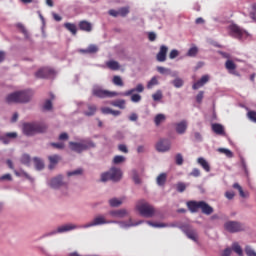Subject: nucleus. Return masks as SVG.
Segmentation results:
<instances>
[{
	"mask_svg": "<svg viewBox=\"0 0 256 256\" xmlns=\"http://www.w3.org/2000/svg\"><path fill=\"white\" fill-rule=\"evenodd\" d=\"M107 68H109L112 71H118L120 70V64L118 61L110 60L106 62Z\"/></svg>",
	"mask_w": 256,
	"mask_h": 256,
	"instance_id": "nucleus-27",
	"label": "nucleus"
},
{
	"mask_svg": "<svg viewBox=\"0 0 256 256\" xmlns=\"http://www.w3.org/2000/svg\"><path fill=\"white\" fill-rule=\"evenodd\" d=\"M34 163H35V167L37 168V170H42L44 168V163L40 158L35 157Z\"/></svg>",
	"mask_w": 256,
	"mask_h": 256,
	"instance_id": "nucleus-39",
	"label": "nucleus"
},
{
	"mask_svg": "<svg viewBox=\"0 0 256 256\" xmlns=\"http://www.w3.org/2000/svg\"><path fill=\"white\" fill-rule=\"evenodd\" d=\"M217 151L221 154H224L227 158H233V152L228 148H218Z\"/></svg>",
	"mask_w": 256,
	"mask_h": 256,
	"instance_id": "nucleus-36",
	"label": "nucleus"
},
{
	"mask_svg": "<svg viewBox=\"0 0 256 256\" xmlns=\"http://www.w3.org/2000/svg\"><path fill=\"white\" fill-rule=\"evenodd\" d=\"M93 95L104 99V98H113V97H117L119 95H121V93L116 92V91H109L106 89H101V88H95L93 89Z\"/></svg>",
	"mask_w": 256,
	"mask_h": 256,
	"instance_id": "nucleus-6",
	"label": "nucleus"
},
{
	"mask_svg": "<svg viewBox=\"0 0 256 256\" xmlns=\"http://www.w3.org/2000/svg\"><path fill=\"white\" fill-rule=\"evenodd\" d=\"M63 180V176L62 175H58L57 177H54L51 179L50 181V187L53 189H59L60 187L63 186H67V183L62 181Z\"/></svg>",
	"mask_w": 256,
	"mask_h": 256,
	"instance_id": "nucleus-13",
	"label": "nucleus"
},
{
	"mask_svg": "<svg viewBox=\"0 0 256 256\" xmlns=\"http://www.w3.org/2000/svg\"><path fill=\"white\" fill-rule=\"evenodd\" d=\"M171 148V143L167 139H162L158 141V144H156V150L158 152H167Z\"/></svg>",
	"mask_w": 256,
	"mask_h": 256,
	"instance_id": "nucleus-15",
	"label": "nucleus"
},
{
	"mask_svg": "<svg viewBox=\"0 0 256 256\" xmlns=\"http://www.w3.org/2000/svg\"><path fill=\"white\" fill-rule=\"evenodd\" d=\"M156 70H158V73H160L162 75L169 73V69L165 68L163 66H158V68H156Z\"/></svg>",
	"mask_w": 256,
	"mask_h": 256,
	"instance_id": "nucleus-57",
	"label": "nucleus"
},
{
	"mask_svg": "<svg viewBox=\"0 0 256 256\" xmlns=\"http://www.w3.org/2000/svg\"><path fill=\"white\" fill-rule=\"evenodd\" d=\"M180 230H182V232H184V234H186V237H188V239H190L194 242L198 241V234H197L196 230L191 228V226H189L188 224H186L184 226H180Z\"/></svg>",
	"mask_w": 256,
	"mask_h": 256,
	"instance_id": "nucleus-9",
	"label": "nucleus"
},
{
	"mask_svg": "<svg viewBox=\"0 0 256 256\" xmlns=\"http://www.w3.org/2000/svg\"><path fill=\"white\" fill-rule=\"evenodd\" d=\"M21 162L28 165L30 163V156L28 154H24L21 158Z\"/></svg>",
	"mask_w": 256,
	"mask_h": 256,
	"instance_id": "nucleus-55",
	"label": "nucleus"
},
{
	"mask_svg": "<svg viewBox=\"0 0 256 256\" xmlns=\"http://www.w3.org/2000/svg\"><path fill=\"white\" fill-rule=\"evenodd\" d=\"M51 146L59 150H63L65 148V144L63 142H52Z\"/></svg>",
	"mask_w": 256,
	"mask_h": 256,
	"instance_id": "nucleus-48",
	"label": "nucleus"
},
{
	"mask_svg": "<svg viewBox=\"0 0 256 256\" xmlns=\"http://www.w3.org/2000/svg\"><path fill=\"white\" fill-rule=\"evenodd\" d=\"M166 120V116L165 114H156V117H154V124H156V126H160V124H162L163 122H165Z\"/></svg>",
	"mask_w": 256,
	"mask_h": 256,
	"instance_id": "nucleus-32",
	"label": "nucleus"
},
{
	"mask_svg": "<svg viewBox=\"0 0 256 256\" xmlns=\"http://www.w3.org/2000/svg\"><path fill=\"white\" fill-rule=\"evenodd\" d=\"M200 210H202V213L205 215H211L214 212L212 206H209L204 200H201Z\"/></svg>",
	"mask_w": 256,
	"mask_h": 256,
	"instance_id": "nucleus-20",
	"label": "nucleus"
},
{
	"mask_svg": "<svg viewBox=\"0 0 256 256\" xmlns=\"http://www.w3.org/2000/svg\"><path fill=\"white\" fill-rule=\"evenodd\" d=\"M109 15L117 18L120 16V13H119V10L111 9V10H109Z\"/></svg>",
	"mask_w": 256,
	"mask_h": 256,
	"instance_id": "nucleus-62",
	"label": "nucleus"
},
{
	"mask_svg": "<svg viewBox=\"0 0 256 256\" xmlns=\"http://www.w3.org/2000/svg\"><path fill=\"white\" fill-rule=\"evenodd\" d=\"M143 91H144L143 84H138V85H136V88L130 89L126 92H121L120 95L128 97V96H131L135 92L142 93Z\"/></svg>",
	"mask_w": 256,
	"mask_h": 256,
	"instance_id": "nucleus-19",
	"label": "nucleus"
},
{
	"mask_svg": "<svg viewBox=\"0 0 256 256\" xmlns=\"http://www.w3.org/2000/svg\"><path fill=\"white\" fill-rule=\"evenodd\" d=\"M247 117L248 119L253 122V123H256V111L254 110H250L247 112Z\"/></svg>",
	"mask_w": 256,
	"mask_h": 256,
	"instance_id": "nucleus-44",
	"label": "nucleus"
},
{
	"mask_svg": "<svg viewBox=\"0 0 256 256\" xmlns=\"http://www.w3.org/2000/svg\"><path fill=\"white\" fill-rule=\"evenodd\" d=\"M133 179H134V182L136 184H140L141 183V179L139 178L136 170H133Z\"/></svg>",
	"mask_w": 256,
	"mask_h": 256,
	"instance_id": "nucleus-61",
	"label": "nucleus"
},
{
	"mask_svg": "<svg viewBox=\"0 0 256 256\" xmlns=\"http://www.w3.org/2000/svg\"><path fill=\"white\" fill-rule=\"evenodd\" d=\"M209 75H204L202 76V78H200V80L196 81V83H194V85H192V89L194 90H198L201 87H203L205 84H207L209 82Z\"/></svg>",
	"mask_w": 256,
	"mask_h": 256,
	"instance_id": "nucleus-18",
	"label": "nucleus"
},
{
	"mask_svg": "<svg viewBox=\"0 0 256 256\" xmlns=\"http://www.w3.org/2000/svg\"><path fill=\"white\" fill-rule=\"evenodd\" d=\"M108 220H106L105 216H96L92 222H89L88 224H85L82 226V228H91V227H96V226H101L105 224H109Z\"/></svg>",
	"mask_w": 256,
	"mask_h": 256,
	"instance_id": "nucleus-10",
	"label": "nucleus"
},
{
	"mask_svg": "<svg viewBox=\"0 0 256 256\" xmlns=\"http://www.w3.org/2000/svg\"><path fill=\"white\" fill-rule=\"evenodd\" d=\"M244 252L246 256H256V252L251 248V246H245Z\"/></svg>",
	"mask_w": 256,
	"mask_h": 256,
	"instance_id": "nucleus-45",
	"label": "nucleus"
},
{
	"mask_svg": "<svg viewBox=\"0 0 256 256\" xmlns=\"http://www.w3.org/2000/svg\"><path fill=\"white\" fill-rule=\"evenodd\" d=\"M48 126L45 123L32 122L23 124V133L26 136H33L37 133H45Z\"/></svg>",
	"mask_w": 256,
	"mask_h": 256,
	"instance_id": "nucleus-1",
	"label": "nucleus"
},
{
	"mask_svg": "<svg viewBox=\"0 0 256 256\" xmlns=\"http://www.w3.org/2000/svg\"><path fill=\"white\" fill-rule=\"evenodd\" d=\"M172 84H174V87L181 88L184 84L183 80L181 78H176L174 81H172Z\"/></svg>",
	"mask_w": 256,
	"mask_h": 256,
	"instance_id": "nucleus-49",
	"label": "nucleus"
},
{
	"mask_svg": "<svg viewBox=\"0 0 256 256\" xmlns=\"http://www.w3.org/2000/svg\"><path fill=\"white\" fill-rule=\"evenodd\" d=\"M229 30L231 35L237 39H242L243 36L247 35V32L236 24L230 25Z\"/></svg>",
	"mask_w": 256,
	"mask_h": 256,
	"instance_id": "nucleus-11",
	"label": "nucleus"
},
{
	"mask_svg": "<svg viewBox=\"0 0 256 256\" xmlns=\"http://www.w3.org/2000/svg\"><path fill=\"white\" fill-rule=\"evenodd\" d=\"M232 254V248H225V250H223L221 256H231Z\"/></svg>",
	"mask_w": 256,
	"mask_h": 256,
	"instance_id": "nucleus-64",
	"label": "nucleus"
},
{
	"mask_svg": "<svg viewBox=\"0 0 256 256\" xmlns=\"http://www.w3.org/2000/svg\"><path fill=\"white\" fill-rule=\"evenodd\" d=\"M77 228H78V226H75V224H65L64 226H59V228L57 230H53L49 234H44V237L55 235L57 233H66V232L72 231Z\"/></svg>",
	"mask_w": 256,
	"mask_h": 256,
	"instance_id": "nucleus-12",
	"label": "nucleus"
},
{
	"mask_svg": "<svg viewBox=\"0 0 256 256\" xmlns=\"http://www.w3.org/2000/svg\"><path fill=\"white\" fill-rule=\"evenodd\" d=\"M148 225L152 226V227H156V228H164V227H167V224H158V223H155V222H148Z\"/></svg>",
	"mask_w": 256,
	"mask_h": 256,
	"instance_id": "nucleus-59",
	"label": "nucleus"
},
{
	"mask_svg": "<svg viewBox=\"0 0 256 256\" xmlns=\"http://www.w3.org/2000/svg\"><path fill=\"white\" fill-rule=\"evenodd\" d=\"M224 229L229 233H238L245 230V226L240 222L229 221L225 222Z\"/></svg>",
	"mask_w": 256,
	"mask_h": 256,
	"instance_id": "nucleus-7",
	"label": "nucleus"
},
{
	"mask_svg": "<svg viewBox=\"0 0 256 256\" xmlns=\"http://www.w3.org/2000/svg\"><path fill=\"white\" fill-rule=\"evenodd\" d=\"M130 13V8L129 7H121L119 9V16L125 18L127 15Z\"/></svg>",
	"mask_w": 256,
	"mask_h": 256,
	"instance_id": "nucleus-40",
	"label": "nucleus"
},
{
	"mask_svg": "<svg viewBox=\"0 0 256 256\" xmlns=\"http://www.w3.org/2000/svg\"><path fill=\"white\" fill-rule=\"evenodd\" d=\"M179 56V51L177 49H172V51H170V60H174Z\"/></svg>",
	"mask_w": 256,
	"mask_h": 256,
	"instance_id": "nucleus-51",
	"label": "nucleus"
},
{
	"mask_svg": "<svg viewBox=\"0 0 256 256\" xmlns=\"http://www.w3.org/2000/svg\"><path fill=\"white\" fill-rule=\"evenodd\" d=\"M83 174V169L82 168H78L76 170H73V171H69L67 173L68 177H71V176H77V175H82Z\"/></svg>",
	"mask_w": 256,
	"mask_h": 256,
	"instance_id": "nucleus-46",
	"label": "nucleus"
},
{
	"mask_svg": "<svg viewBox=\"0 0 256 256\" xmlns=\"http://www.w3.org/2000/svg\"><path fill=\"white\" fill-rule=\"evenodd\" d=\"M198 163L202 166V169H204V171H206V172L211 171V166L205 158L199 157Z\"/></svg>",
	"mask_w": 256,
	"mask_h": 256,
	"instance_id": "nucleus-28",
	"label": "nucleus"
},
{
	"mask_svg": "<svg viewBox=\"0 0 256 256\" xmlns=\"http://www.w3.org/2000/svg\"><path fill=\"white\" fill-rule=\"evenodd\" d=\"M224 67L228 71L229 74L234 75V76L239 75L238 72L236 71L237 65L233 60L227 59L225 61Z\"/></svg>",
	"mask_w": 256,
	"mask_h": 256,
	"instance_id": "nucleus-14",
	"label": "nucleus"
},
{
	"mask_svg": "<svg viewBox=\"0 0 256 256\" xmlns=\"http://www.w3.org/2000/svg\"><path fill=\"white\" fill-rule=\"evenodd\" d=\"M127 210L123 209V210H114L112 212H110V215L113 217H118V218H124L127 215Z\"/></svg>",
	"mask_w": 256,
	"mask_h": 256,
	"instance_id": "nucleus-30",
	"label": "nucleus"
},
{
	"mask_svg": "<svg viewBox=\"0 0 256 256\" xmlns=\"http://www.w3.org/2000/svg\"><path fill=\"white\" fill-rule=\"evenodd\" d=\"M112 82L115 86L124 87L123 79L119 75H114Z\"/></svg>",
	"mask_w": 256,
	"mask_h": 256,
	"instance_id": "nucleus-33",
	"label": "nucleus"
},
{
	"mask_svg": "<svg viewBox=\"0 0 256 256\" xmlns=\"http://www.w3.org/2000/svg\"><path fill=\"white\" fill-rule=\"evenodd\" d=\"M69 139V135L66 132H63L59 135L60 141H67Z\"/></svg>",
	"mask_w": 256,
	"mask_h": 256,
	"instance_id": "nucleus-63",
	"label": "nucleus"
},
{
	"mask_svg": "<svg viewBox=\"0 0 256 256\" xmlns=\"http://www.w3.org/2000/svg\"><path fill=\"white\" fill-rule=\"evenodd\" d=\"M203 99H204V91L198 92V95H196V102H198V104H201L203 102Z\"/></svg>",
	"mask_w": 256,
	"mask_h": 256,
	"instance_id": "nucleus-53",
	"label": "nucleus"
},
{
	"mask_svg": "<svg viewBox=\"0 0 256 256\" xmlns=\"http://www.w3.org/2000/svg\"><path fill=\"white\" fill-rule=\"evenodd\" d=\"M187 188V184L184 182H178V184H176V190L180 193H183Z\"/></svg>",
	"mask_w": 256,
	"mask_h": 256,
	"instance_id": "nucleus-43",
	"label": "nucleus"
},
{
	"mask_svg": "<svg viewBox=\"0 0 256 256\" xmlns=\"http://www.w3.org/2000/svg\"><path fill=\"white\" fill-rule=\"evenodd\" d=\"M109 203H110L111 207H119L122 204L121 200H119L117 198L110 199Z\"/></svg>",
	"mask_w": 256,
	"mask_h": 256,
	"instance_id": "nucleus-47",
	"label": "nucleus"
},
{
	"mask_svg": "<svg viewBox=\"0 0 256 256\" xmlns=\"http://www.w3.org/2000/svg\"><path fill=\"white\" fill-rule=\"evenodd\" d=\"M183 156L181 153L176 154V165L181 166L183 165Z\"/></svg>",
	"mask_w": 256,
	"mask_h": 256,
	"instance_id": "nucleus-52",
	"label": "nucleus"
},
{
	"mask_svg": "<svg viewBox=\"0 0 256 256\" xmlns=\"http://www.w3.org/2000/svg\"><path fill=\"white\" fill-rule=\"evenodd\" d=\"M126 158L123 155H116L113 159V163L115 165L121 164L125 162Z\"/></svg>",
	"mask_w": 256,
	"mask_h": 256,
	"instance_id": "nucleus-42",
	"label": "nucleus"
},
{
	"mask_svg": "<svg viewBox=\"0 0 256 256\" xmlns=\"http://www.w3.org/2000/svg\"><path fill=\"white\" fill-rule=\"evenodd\" d=\"M186 206H188L190 213H197L201 209V200L200 202H196V200H190L189 202H186Z\"/></svg>",
	"mask_w": 256,
	"mask_h": 256,
	"instance_id": "nucleus-17",
	"label": "nucleus"
},
{
	"mask_svg": "<svg viewBox=\"0 0 256 256\" xmlns=\"http://www.w3.org/2000/svg\"><path fill=\"white\" fill-rule=\"evenodd\" d=\"M79 29L81 31L90 33L92 32V24L89 21L82 20L79 22Z\"/></svg>",
	"mask_w": 256,
	"mask_h": 256,
	"instance_id": "nucleus-21",
	"label": "nucleus"
},
{
	"mask_svg": "<svg viewBox=\"0 0 256 256\" xmlns=\"http://www.w3.org/2000/svg\"><path fill=\"white\" fill-rule=\"evenodd\" d=\"M232 250H233L238 256H243V250H242L240 244H238V242H233V244H232Z\"/></svg>",
	"mask_w": 256,
	"mask_h": 256,
	"instance_id": "nucleus-35",
	"label": "nucleus"
},
{
	"mask_svg": "<svg viewBox=\"0 0 256 256\" xmlns=\"http://www.w3.org/2000/svg\"><path fill=\"white\" fill-rule=\"evenodd\" d=\"M131 100L134 103H139L141 101V95L140 94H133L131 96Z\"/></svg>",
	"mask_w": 256,
	"mask_h": 256,
	"instance_id": "nucleus-58",
	"label": "nucleus"
},
{
	"mask_svg": "<svg viewBox=\"0 0 256 256\" xmlns=\"http://www.w3.org/2000/svg\"><path fill=\"white\" fill-rule=\"evenodd\" d=\"M212 131H214L217 135H223L224 134V127L223 125L219 123L212 124Z\"/></svg>",
	"mask_w": 256,
	"mask_h": 256,
	"instance_id": "nucleus-29",
	"label": "nucleus"
},
{
	"mask_svg": "<svg viewBox=\"0 0 256 256\" xmlns=\"http://www.w3.org/2000/svg\"><path fill=\"white\" fill-rule=\"evenodd\" d=\"M88 110L89 111H85L84 114H85V116L91 117V116L95 115V113L97 111V107H96V105L89 104L88 105Z\"/></svg>",
	"mask_w": 256,
	"mask_h": 256,
	"instance_id": "nucleus-34",
	"label": "nucleus"
},
{
	"mask_svg": "<svg viewBox=\"0 0 256 256\" xmlns=\"http://www.w3.org/2000/svg\"><path fill=\"white\" fill-rule=\"evenodd\" d=\"M99 50L98 46L95 44H91L89 45V47L87 49H80V53L83 54H95L97 53Z\"/></svg>",
	"mask_w": 256,
	"mask_h": 256,
	"instance_id": "nucleus-24",
	"label": "nucleus"
},
{
	"mask_svg": "<svg viewBox=\"0 0 256 256\" xmlns=\"http://www.w3.org/2000/svg\"><path fill=\"white\" fill-rule=\"evenodd\" d=\"M51 109H52V101L48 99L44 103V110L50 111Z\"/></svg>",
	"mask_w": 256,
	"mask_h": 256,
	"instance_id": "nucleus-56",
	"label": "nucleus"
},
{
	"mask_svg": "<svg viewBox=\"0 0 256 256\" xmlns=\"http://www.w3.org/2000/svg\"><path fill=\"white\" fill-rule=\"evenodd\" d=\"M225 197H226L228 200L234 199V197H235L234 191H226V192H225Z\"/></svg>",
	"mask_w": 256,
	"mask_h": 256,
	"instance_id": "nucleus-60",
	"label": "nucleus"
},
{
	"mask_svg": "<svg viewBox=\"0 0 256 256\" xmlns=\"http://www.w3.org/2000/svg\"><path fill=\"white\" fill-rule=\"evenodd\" d=\"M35 76L38 79H49L55 76V70L50 67H43L35 73Z\"/></svg>",
	"mask_w": 256,
	"mask_h": 256,
	"instance_id": "nucleus-8",
	"label": "nucleus"
},
{
	"mask_svg": "<svg viewBox=\"0 0 256 256\" xmlns=\"http://www.w3.org/2000/svg\"><path fill=\"white\" fill-rule=\"evenodd\" d=\"M152 99H154V101H156V102L161 101L163 99L162 91L156 90V93L152 94Z\"/></svg>",
	"mask_w": 256,
	"mask_h": 256,
	"instance_id": "nucleus-38",
	"label": "nucleus"
},
{
	"mask_svg": "<svg viewBox=\"0 0 256 256\" xmlns=\"http://www.w3.org/2000/svg\"><path fill=\"white\" fill-rule=\"evenodd\" d=\"M233 188L238 190L240 197L245 198V192L239 183H234Z\"/></svg>",
	"mask_w": 256,
	"mask_h": 256,
	"instance_id": "nucleus-41",
	"label": "nucleus"
},
{
	"mask_svg": "<svg viewBox=\"0 0 256 256\" xmlns=\"http://www.w3.org/2000/svg\"><path fill=\"white\" fill-rule=\"evenodd\" d=\"M198 53V48L197 47H192L188 49V57H195Z\"/></svg>",
	"mask_w": 256,
	"mask_h": 256,
	"instance_id": "nucleus-50",
	"label": "nucleus"
},
{
	"mask_svg": "<svg viewBox=\"0 0 256 256\" xmlns=\"http://www.w3.org/2000/svg\"><path fill=\"white\" fill-rule=\"evenodd\" d=\"M186 130H187V121L186 120H182V121L176 123V133L185 134Z\"/></svg>",
	"mask_w": 256,
	"mask_h": 256,
	"instance_id": "nucleus-22",
	"label": "nucleus"
},
{
	"mask_svg": "<svg viewBox=\"0 0 256 256\" xmlns=\"http://www.w3.org/2000/svg\"><path fill=\"white\" fill-rule=\"evenodd\" d=\"M167 182V173L162 172L158 175V177H156V184H158V186H165Z\"/></svg>",
	"mask_w": 256,
	"mask_h": 256,
	"instance_id": "nucleus-25",
	"label": "nucleus"
},
{
	"mask_svg": "<svg viewBox=\"0 0 256 256\" xmlns=\"http://www.w3.org/2000/svg\"><path fill=\"white\" fill-rule=\"evenodd\" d=\"M110 105L113 107H117L121 110L126 109V101L125 99H117L110 102Z\"/></svg>",
	"mask_w": 256,
	"mask_h": 256,
	"instance_id": "nucleus-23",
	"label": "nucleus"
},
{
	"mask_svg": "<svg viewBox=\"0 0 256 256\" xmlns=\"http://www.w3.org/2000/svg\"><path fill=\"white\" fill-rule=\"evenodd\" d=\"M32 95L30 91H17L7 96L6 101L8 104L11 103H28Z\"/></svg>",
	"mask_w": 256,
	"mask_h": 256,
	"instance_id": "nucleus-2",
	"label": "nucleus"
},
{
	"mask_svg": "<svg viewBox=\"0 0 256 256\" xmlns=\"http://www.w3.org/2000/svg\"><path fill=\"white\" fill-rule=\"evenodd\" d=\"M64 27L71 32L74 36L77 35V26L73 23L67 22L64 24Z\"/></svg>",
	"mask_w": 256,
	"mask_h": 256,
	"instance_id": "nucleus-31",
	"label": "nucleus"
},
{
	"mask_svg": "<svg viewBox=\"0 0 256 256\" xmlns=\"http://www.w3.org/2000/svg\"><path fill=\"white\" fill-rule=\"evenodd\" d=\"M48 158L50 161L49 168L52 170L59 163L60 156L57 154H54V155H50Z\"/></svg>",
	"mask_w": 256,
	"mask_h": 256,
	"instance_id": "nucleus-26",
	"label": "nucleus"
},
{
	"mask_svg": "<svg viewBox=\"0 0 256 256\" xmlns=\"http://www.w3.org/2000/svg\"><path fill=\"white\" fill-rule=\"evenodd\" d=\"M159 85L158 77L154 76L150 81H148V84L146 85V88L153 89V87Z\"/></svg>",
	"mask_w": 256,
	"mask_h": 256,
	"instance_id": "nucleus-37",
	"label": "nucleus"
},
{
	"mask_svg": "<svg viewBox=\"0 0 256 256\" xmlns=\"http://www.w3.org/2000/svg\"><path fill=\"white\" fill-rule=\"evenodd\" d=\"M201 175L200 169L199 168H194L192 169V172H190V176L192 177H199Z\"/></svg>",
	"mask_w": 256,
	"mask_h": 256,
	"instance_id": "nucleus-54",
	"label": "nucleus"
},
{
	"mask_svg": "<svg viewBox=\"0 0 256 256\" xmlns=\"http://www.w3.org/2000/svg\"><path fill=\"white\" fill-rule=\"evenodd\" d=\"M136 210H138V213H140L142 217L152 218L155 215L154 206H151V204L145 202V200H140V202L136 204Z\"/></svg>",
	"mask_w": 256,
	"mask_h": 256,
	"instance_id": "nucleus-3",
	"label": "nucleus"
},
{
	"mask_svg": "<svg viewBox=\"0 0 256 256\" xmlns=\"http://www.w3.org/2000/svg\"><path fill=\"white\" fill-rule=\"evenodd\" d=\"M169 48L166 45L160 46V51H158V54H156V60L158 62L163 63L167 60V53Z\"/></svg>",
	"mask_w": 256,
	"mask_h": 256,
	"instance_id": "nucleus-16",
	"label": "nucleus"
},
{
	"mask_svg": "<svg viewBox=\"0 0 256 256\" xmlns=\"http://www.w3.org/2000/svg\"><path fill=\"white\" fill-rule=\"evenodd\" d=\"M69 145L71 150L76 153H82L83 151L96 147L95 143L91 140H83L82 142L70 141Z\"/></svg>",
	"mask_w": 256,
	"mask_h": 256,
	"instance_id": "nucleus-4",
	"label": "nucleus"
},
{
	"mask_svg": "<svg viewBox=\"0 0 256 256\" xmlns=\"http://www.w3.org/2000/svg\"><path fill=\"white\" fill-rule=\"evenodd\" d=\"M122 170L120 168L113 167L108 172H104L101 175V181L107 182L109 180L118 182L122 179Z\"/></svg>",
	"mask_w": 256,
	"mask_h": 256,
	"instance_id": "nucleus-5",
	"label": "nucleus"
}]
</instances>
